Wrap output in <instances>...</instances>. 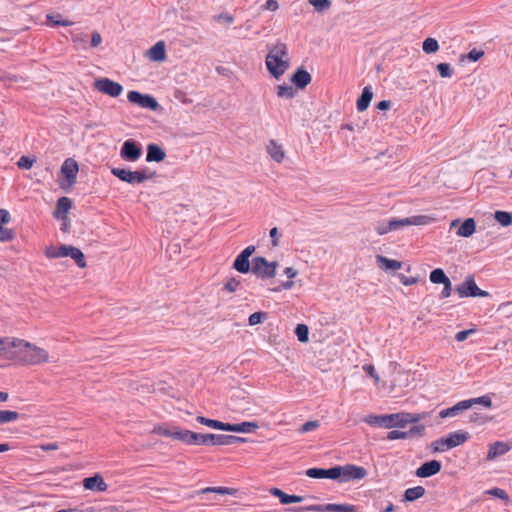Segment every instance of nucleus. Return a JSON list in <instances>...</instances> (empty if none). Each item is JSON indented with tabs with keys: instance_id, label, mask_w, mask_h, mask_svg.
Returning a JSON list of instances; mask_svg holds the SVG:
<instances>
[{
	"instance_id": "f257e3e1",
	"label": "nucleus",
	"mask_w": 512,
	"mask_h": 512,
	"mask_svg": "<svg viewBox=\"0 0 512 512\" xmlns=\"http://www.w3.org/2000/svg\"><path fill=\"white\" fill-rule=\"evenodd\" d=\"M6 360L19 365L37 366L50 362L49 352L27 340L10 337Z\"/></svg>"
},
{
	"instance_id": "f03ea898",
	"label": "nucleus",
	"mask_w": 512,
	"mask_h": 512,
	"mask_svg": "<svg viewBox=\"0 0 512 512\" xmlns=\"http://www.w3.org/2000/svg\"><path fill=\"white\" fill-rule=\"evenodd\" d=\"M426 413H408L398 412L393 414L385 415H374L370 414L364 418V422L369 425H378L385 428H404L410 423H418L422 419L426 418Z\"/></svg>"
},
{
	"instance_id": "7ed1b4c3",
	"label": "nucleus",
	"mask_w": 512,
	"mask_h": 512,
	"mask_svg": "<svg viewBox=\"0 0 512 512\" xmlns=\"http://www.w3.org/2000/svg\"><path fill=\"white\" fill-rule=\"evenodd\" d=\"M266 67L269 73L279 79L289 68V56L286 44L278 42L273 45L266 56Z\"/></svg>"
},
{
	"instance_id": "20e7f679",
	"label": "nucleus",
	"mask_w": 512,
	"mask_h": 512,
	"mask_svg": "<svg viewBox=\"0 0 512 512\" xmlns=\"http://www.w3.org/2000/svg\"><path fill=\"white\" fill-rule=\"evenodd\" d=\"M335 472L338 473V475H335V479H338L340 482L361 480L364 479L368 474L364 467L354 464L335 466Z\"/></svg>"
},
{
	"instance_id": "39448f33",
	"label": "nucleus",
	"mask_w": 512,
	"mask_h": 512,
	"mask_svg": "<svg viewBox=\"0 0 512 512\" xmlns=\"http://www.w3.org/2000/svg\"><path fill=\"white\" fill-rule=\"evenodd\" d=\"M111 173L121 181L129 184H140L150 178L144 170L131 171L124 168L114 167L111 169Z\"/></svg>"
},
{
	"instance_id": "423d86ee",
	"label": "nucleus",
	"mask_w": 512,
	"mask_h": 512,
	"mask_svg": "<svg viewBox=\"0 0 512 512\" xmlns=\"http://www.w3.org/2000/svg\"><path fill=\"white\" fill-rule=\"evenodd\" d=\"M434 221V218L429 215H415L403 219H391L388 223V229L391 231L398 230L404 226H422L430 224Z\"/></svg>"
},
{
	"instance_id": "0eeeda50",
	"label": "nucleus",
	"mask_w": 512,
	"mask_h": 512,
	"mask_svg": "<svg viewBox=\"0 0 512 512\" xmlns=\"http://www.w3.org/2000/svg\"><path fill=\"white\" fill-rule=\"evenodd\" d=\"M277 262H268L264 257L253 259L252 272L259 278H273L276 275Z\"/></svg>"
},
{
	"instance_id": "6e6552de",
	"label": "nucleus",
	"mask_w": 512,
	"mask_h": 512,
	"mask_svg": "<svg viewBox=\"0 0 512 512\" xmlns=\"http://www.w3.org/2000/svg\"><path fill=\"white\" fill-rule=\"evenodd\" d=\"M294 512H355L356 506L351 504H326V505H311L308 507H298L291 509Z\"/></svg>"
},
{
	"instance_id": "1a4fd4ad",
	"label": "nucleus",
	"mask_w": 512,
	"mask_h": 512,
	"mask_svg": "<svg viewBox=\"0 0 512 512\" xmlns=\"http://www.w3.org/2000/svg\"><path fill=\"white\" fill-rule=\"evenodd\" d=\"M456 291L458 292L461 298L489 296V293L487 291L481 290L476 285L475 280L472 276L467 277L460 285H458L456 287Z\"/></svg>"
},
{
	"instance_id": "9d476101",
	"label": "nucleus",
	"mask_w": 512,
	"mask_h": 512,
	"mask_svg": "<svg viewBox=\"0 0 512 512\" xmlns=\"http://www.w3.org/2000/svg\"><path fill=\"white\" fill-rule=\"evenodd\" d=\"M94 88L110 97H118L123 92V86L109 78H100L94 82Z\"/></svg>"
},
{
	"instance_id": "9b49d317",
	"label": "nucleus",
	"mask_w": 512,
	"mask_h": 512,
	"mask_svg": "<svg viewBox=\"0 0 512 512\" xmlns=\"http://www.w3.org/2000/svg\"><path fill=\"white\" fill-rule=\"evenodd\" d=\"M128 101L141 108L156 110L159 106L157 100L148 94H142L138 91H129L127 94Z\"/></svg>"
},
{
	"instance_id": "f8f14e48",
	"label": "nucleus",
	"mask_w": 512,
	"mask_h": 512,
	"mask_svg": "<svg viewBox=\"0 0 512 512\" xmlns=\"http://www.w3.org/2000/svg\"><path fill=\"white\" fill-rule=\"evenodd\" d=\"M57 258L62 257H71L75 263L80 268L86 267V261L85 256L83 252L78 249L77 247L71 246V245H61L57 248V253L55 254Z\"/></svg>"
},
{
	"instance_id": "ddd939ff",
	"label": "nucleus",
	"mask_w": 512,
	"mask_h": 512,
	"mask_svg": "<svg viewBox=\"0 0 512 512\" xmlns=\"http://www.w3.org/2000/svg\"><path fill=\"white\" fill-rule=\"evenodd\" d=\"M206 444L212 446H225L232 445L236 442H244L245 439L233 435H223V434H206Z\"/></svg>"
},
{
	"instance_id": "4468645a",
	"label": "nucleus",
	"mask_w": 512,
	"mask_h": 512,
	"mask_svg": "<svg viewBox=\"0 0 512 512\" xmlns=\"http://www.w3.org/2000/svg\"><path fill=\"white\" fill-rule=\"evenodd\" d=\"M142 150L134 140H126L121 148L120 155L126 161L134 162L140 158Z\"/></svg>"
},
{
	"instance_id": "2eb2a0df",
	"label": "nucleus",
	"mask_w": 512,
	"mask_h": 512,
	"mask_svg": "<svg viewBox=\"0 0 512 512\" xmlns=\"http://www.w3.org/2000/svg\"><path fill=\"white\" fill-rule=\"evenodd\" d=\"M78 170H79L78 164L72 158L66 159L61 166V172L66 177V179L70 185H73L76 183Z\"/></svg>"
},
{
	"instance_id": "dca6fc26",
	"label": "nucleus",
	"mask_w": 512,
	"mask_h": 512,
	"mask_svg": "<svg viewBox=\"0 0 512 512\" xmlns=\"http://www.w3.org/2000/svg\"><path fill=\"white\" fill-rule=\"evenodd\" d=\"M83 487L86 490L104 492L108 489L107 483L103 477L99 474H95L92 477H87L83 480Z\"/></svg>"
},
{
	"instance_id": "f3484780",
	"label": "nucleus",
	"mask_w": 512,
	"mask_h": 512,
	"mask_svg": "<svg viewBox=\"0 0 512 512\" xmlns=\"http://www.w3.org/2000/svg\"><path fill=\"white\" fill-rule=\"evenodd\" d=\"M441 463L437 460H431L423 463L417 470L416 475L420 478H427L440 472Z\"/></svg>"
},
{
	"instance_id": "a211bd4d",
	"label": "nucleus",
	"mask_w": 512,
	"mask_h": 512,
	"mask_svg": "<svg viewBox=\"0 0 512 512\" xmlns=\"http://www.w3.org/2000/svg\"><path fill=\"white\" fill-rule=\"evenodd\" d=\"M424 430V425L414 426L409 431L392 430L388 432L387 439L391 441L397 439H406L413 435H422Z\"/></svg>"
},
{
	"instance_id": "6ab92c4d",
	"label": "nucleus",
	"mask_w": 512,
	"mask_h": 512,
	"mask_svg": "<svg viewBox=\"0 0 512 512\" xmlns=\"http://www.w3.org/2000/svg\"><path fill=\"white\" fill-rule=\"evenodd\" d=\"M511 449V446L503 441H496L489 445V450L487 453V460L491 461L495 458L506 454Z\"/></svg>"
},
{
	"instance_id": "aec40b11",
	"label": "nucleus",
	"mask_w": 512,
	"mask_h": 512,
	"mask_svg": "<svg viewBox=\"0 0 512 512\" xmlns=\"http://www.w3.org/2000/svg\"><path fill=\"white\" fill-rule=\"evenodd\" d=\"M471 408V403L469 401L463 400L458 403H456L454 406L442 409L439 412L440 418H448V417H455L462 413L463 411Z\"/></svg>"
},
{
	"instance_id": "412c9836",
	"label": "nucleus",
	"mask_w": 512,
	"mask_h": 512,
	"mask_svg": "<svg viewBox=\"0 0 512 512\" xmlns=\"http://www.w3.org/2000/svg\"><path fill=\"white\" fill-rule=\"evenodd\" d=\"M469 439V433L466 431H456L449 433L445 437L446 447L452 449L454 447L460 446L465 443Z\"/></svg>"
},
{
	"instance_id": "4be33fe9",
	"label": "nucleus",
	"mask_w": 512,
	"mask_h": 512,
	"mask_svg": "<svg viewBox=\"0 0 512 512\" xmlns=\"http://www.w3.org/2000/svg\"><path fill=\"white\" fill-rule=\"evenodd\" d=\"M147 56L150 60L163 62L166 59V49L164 41H158L148 51Z\"/></svg>"
},
{
	"instance_id": "5701e85b",
	"label": "nucleus",
	"mask_w": 512,
	"mask_h": 512,
	"mask_svg": "<svg viewBox=\"0 0 512 512\" xmlns=\"http://www.w3.org/2000/svg\"><path fill=\"white\" fill-rule=\"evenodd\" d=\"M269 492L271 495L278 497L281 504L299 503L303 501L302 496L286 494L281 489L276 487L271 488Z\"/></svg>"
},
{
	"instance_id": "b1692460",
	"label": "nucleus",
	"mask_w": 512,
	"mask_h": 512,
	"mask_svg": "<svg viewBox=\"0 0 512 512\" xmlns=\"http://www.w3.org/2000/svg\"><path fill=\"white\" fill-rule=\"evenodd\" d=\"M306 475L310 478L315 479H335V475H338V473L335 472V467H332L330 469L310 468L306 471Z\"/></svg>"
},
{
	"instance_id": "393cba45",
	"label": "nucleus",
	"mask_w": 512,
	"mask_h": 512,
	"mask_svg": "<svg viewBox=\"0 0 512 512\" xmlns=\"http://www.w3.org/2000/svg\"><path fill=\"white\" fill-rule=\"evenodd\" d=\"M166 153L165 151L160 148L156 144H149L147 146V155H146V161L147 162H161L165 159Z\"/></svg>"
},
{
	"instance_id": "a878e982",
	"label": "nucleus",
	"mask_w": 512,
	"mask_h": 512,
	"mask_svg": "<svg viewBox=\"0 0 512 512\" xmlns=\"http://www.w3.org/2000/svg\"><path fill=\"white\" fill-rule=\"evenodd\" d=\"M267 152L270 157L277 163H281L285 158V152L280 144L275 140H270L267 145Z\"/></svg>"
},
{
	"instance_id": "bb28decb",
	"label": "nucleus",
	"mask_w": 512,
	"mask_h": 512,
	"mask_svg": "<svg viewBox=\"0 0 512 512\" xmlns=\"http://www.w3.org/2000/svg\"><path fill=\"white\" fill-rule=\"evenodd\" d=\"M291 80L298 88L303 89L311 82V75L304 69H298Z\"/></svg>"
},
{
	"instance_id": "cd10ccee",
	"label": "nucleus",
	"mask_w": 512,
	"mask_h": 512,
	"mask_svg": "<svg viewBox=\"0 0 512 512\" xmlns=\"http://www.w3.org/2000/svg\"><path fill=\"white\" fill-rule=\"evenodd\" d=\"M373 93L371 87L367 86L363 89L361 96L357 100L356 107L359 112L365 111L372 100Z\"/></svg>"
},
{
	"instance_id": "c85d7f7f",
	"label": "nucleus",
	"mask_w": 512,
	"mask_h": 512,
	"mask_svg": "<svg viewBox=\"0 0 512 512\" xmlns=\"http://www.w3.org/2000/svg\"><path fill=\"white\" fill-rule=\"evenodd\" d=\"M72 207V202L68 197H61L57 201L55 217L56 218H65L68 214L69 210Z\"/></svg>"
},
{
	"instance_id": "c756f323",
	"label": "nucleus",
	"mask_w": 512,
	"mask_h": 512,
	"mask_svg": "<svg viewBox=\"0 0 512 512\" xmlns=\"http://www.w3.org/2000/svg\"><path fill=\"white\" fill-rule=\"evenodd\" d=\"M476 231V222L473 218H467L457 231V235L461 237H470Z\"/></svg>"
},
{
	"instance_id": "7c9ffc66",
	"label": "nucleus",
	"mask_w": 512,
	"mask_h": 512,
	"mask_svg": "<svg viewBox=\"0 0 512 512\" xmlns=\"http://www.w3.org/2000/svg\"><path fill=\"white\" fill-rule=\"evenodd\" d=\"M376 261L378 264H380V267L384 270H398L402 267V262L389 259L382 255L376 256Z\"/></svg>"
},
{
	"instance_id": "2f4dec72",
	"label": "nucleus",
	"mask_w": 512,
	"mask_h": 512,
	"mask_svg": "<svg viewBox=\"0 0 512 512\" xmlns=\"http://www.w3.org/2000/svg\"><path fill=\"white\" fill-rule=\"evenodd\" d=\"M258 428L257 423L255 422H242L239 424H230L228 425L229 432H238V433H249Z\"/></svg>"
},
{
	"instance_id": "473e14b6",
	"label": "nucleus",
	"mask_w": 512,
	"mask_h": 512,
	"mask_svg": "<svg viewBox=\"0 0 512 512\" xmlns=\"http://www.w3.org/2000/svg\"><path fill=\"white\" fill-rule=\"evenodd\" d=\"M238 492L235 488L230 487H205L199 491L200 494H207V493H216L219 495H230L234 496Z\"/></svg>"
},
{
	"instance_id": "72a5a7b5",
	"label": "nucleus",
	"mask_w": 512,
	"mask_h": 512,
	"mask_svg": "<svg viewBox=\"0 0 512 512\" xmlns=\"http://www.w3.org/2000/svg\"><path fill=\"white\" fill-rule=\"evenodd\" d=\"M424 494H425L424 487L415 486V487L408 488L405 490L404 499H405V501L412 502V501H415V500L421 498L422 496H424Z\"/></svg>"
},
{
	"instance_id": "f704fd0d",
	"label": "nucleus",
	"mask_w": 512,
	"mask_h": 512,
	"mask_svg": "<svg viewBox=\"0 0 512 512\" xmlns=\"http://www.w3.org/2000/svg\"><path fill=\"white\" fill-rule=\"evenodd\" d=\"M233 267L240 273H247L250 270L249 259L239 254L233 263Z\"/></svg>"
},
{
	"instance_id": "c9c22d12",
	"label": "nucleus",
	"mask_w": 512,
	"mask_h": 512,
	"mask_svg": "<svg viewBox=\"0 0 512 512\" xmlns=\"http://www.w3.org/2000/svg\"><path fill=\"white\" fill-rule=\"evenodd\" d=\"M430 281L435 284H444L450 279L446 276L441 268H436L430 273Z\"/></svg>"
},
{
	"instance_id": "e433bc0d",
	"label": "nucleus",
	"mask_w": 512,
	"mask_h": 512,
	"mask_svg": "<svg viewBox=\"0 0 512 512\" xmlns=\"http://www.w3.org/2000/svg\"><path fill=\"white\" fill-rule=\"evenodd\" d=\"M422 49L427 54L435 53L439 49V44L436 39L429 37L424 40Z\"/></svg>"
},
{
	"instance_id": "4c0bfd02",
	"label": "nucleus",
	"mask_w": 512,
	"mask_h": 512,
	"mask_svg": "<svg viewBox=\"0 0 512 512\" xmlns=\"http://www.w3.org/2000/svg\"><path fill=\"white\" fill-rule=\"evenodd\" d=\"M295 334L300 342L306 343L309 340L308 326L305 324H298L295 328Z\"/></svg>"
},
{
	"instance_id": "58836bf2",
	"label": "nucleus",
	"mask_w": 512,
	"mask_h": 512,
	"mask_svg": "<svg viewBox=\"0 0 512 512\" xmlns=\"http://www.w3.org/2000/svg\"><path fill=\"white\" fill-rule=\"evenodd\" d=\"M19 413L10 410H0V424L9 423L17 420Z\"/></svg>"
},
{
	"instance_id": "ea45409f",
	"label": "nucleus",
	"mask_w": 512,
	"mask_h": 512,
	"mask_svg": "<svg viewBox=\"0 0 512 512\" xmlns=\"http://www.w3.org/2000/svg\"><path fill=\"white\" fill-rule=\"evenodd\" d=\"M494 218L504 227L509 226L512 223L511 215L505 211H496Z\"/></svg>"
},
{
	"instance_id": "a19ab883",
	"label": "nucleus",
	"mask_w": 512,
	"mask_h": 512,
	"mask_svg": "<svg viewBox=\"0 0 512 512\" xmlns=\"http://www.w3.org/2000/svg\"><path fill=\"white\" fill-rule=\"evenodd\" d=\"M466 401H469L471 403V407L476 404L482 405L486 408H491L492 406V400L488 395L467 399Z\"/></svg>"
},
{
	"instance_id": "79ce46f5",
	"label": "nucleus",
	"mask_w": 512,
	"mask_h": 512,
	"mask_svg": "<svg viewBox=\"0 0 512 512\" xmlns=\"http://www.w3.org/2000/svg\"><path fill=\"white\" fill-rule=\"evenodd\" d=\"M192 432L190 430L175 429V440H180L186 444H191Z\"/></svg>"
},
{
	"instance_id": "37998d69",
	"label": "nucleus",
	"mask_w": 512,
	"mask_h": 512,
	"mask_svg": "<svg viewBox=\"0 0 512 512\" xmlns=\"http://www.w3.org/2000/svg\"><path fill=\"white\" fill-rule=\"evenodd\" d=\"M485 493L488 494V495H491L493 497L499 498V499L503 500L506 503L509 502V496H508L507 492L504 489L496 487V488H492V489L487 490Z\"/></svg>"
},
{
	"instance_id": "c03bdc74",
	"label": "nucleus",
	"mask_w": 512,
	"mask_h": 512,
	"mask_svg": "<svg viewBox=\"0 0 512 512\" xmlns=\"http://www.w3.org/2000/svg\"><path fill=\"white\" fill-rule=\"evenodd\" d=\"M309 3L315 8L318 12H323L331 7L330 0H309Z\"/></svg>"
},
{
	"instance_id": "a18cd8bd",
	"label": "nucleus",
	"mask_w": 512,
	"mask_h": 512,
	"mask_svg": "<svg viewBox=\"0 0 512 512\" xmlns=\"http://www.w3.org/2000/svg\"><path fill=\"white\" fill-rule=\"evenodd\" d=\"M295 94L293 87L288 85H279L277 87V95L281 98H292Z\"/></svg>"
},
{
	"instance_id": "49530a36",
	"label": "nucleus",
	"mask_w": 512,
	"mask_h": 512,
	"mask_svg": "<svg viewBox=\"0 0 512 512\" xmlns=\"http://www.w3.org/2000/svg\"><path fill=\"white\" fill-rule=\"evenodd\" d=\"M153 433L155 434H158V435H162V436H166V437H170L172 439H175V429L174 430H170L168 429L167 427L163 426V425H156L154 426L153 428Z\"/></svg>"
},
{
	"instance_id": "de8ad7c7",
	"label": "nucleus",
	"mask_w": 512,
	"mask_h": 512,
	"mask_svg": "<svg viewBox=\"0 0 512 512\" xmlns=\"http://www.w3.org/2000/svg\"><path fill=\"white\" fill-rule=\"evenodd\" d=\"M10 336H0V359L6 360Z\"/></svg>"
},
{
	"instance_id": "09e8293b",
	"label": "nucleus",
	"mask_w": 512,
	"mask_h": 512,
	"mask_svg": "<svg viewBox=\"0 0 512 512\" xmlns=\"http://www.w3.org/2000/svg\"><path fill=\"white\" fill-rule=\"evenodd\" d=\"M437 70L441 77L450 78L453 75V69L448 63H440L437 65Z\"/></svg>"
},
{
	"instance_id": "8fccbe9b",
	"label": "nucleus",
	"mask_w": 512,
	"mask_h": 512,
	"mask_svg": "<svg viewBox=\"0 0 512 512\" xmlns=\"http://www.w3.org/2000/svg\"><path fill=\"white\" fill-rule=\"evenodd\" d=\"M491 420H492V417H489L487 415L477 413V412L470 415V422L477 423L480 425H483Z\"/></svg>"
},
{
	"instance_id": "3c124183",
	"label": "nucleus",
	"mask_w": 512,
	"mask_h": 512,
	"mask_svg": "<svg viewBox=\"0 0 512 512\" xmlns=\"http://www.w3.org/2000/svg\"><path fill=\"white\" fill-rule=\"evenodd\" d=\"M266 317H267V313H265V312L252 313L248 319L249 325L250 326L257 325V324L261 323Z\"/></svg>"
},
{
	"instance_id": "603ef678",
	"label": "nucleus",
	"mask_w": 512,
	"mask_h": 512,
	"mask_svg": "<svg viewBox=\"0 0 512 512\" xmlns=\"http://www.w3.org/2000/svg\"><path fill=\"white\" fill-rule=\"evenodd\" d=\"M46 19H47V23L52 26H70L73 24V22H71L69 20L56 19V17L54 15H50V14H48L46 16Z\"/></svg>"
},
{
	"instance_id": "864d4df0",
	"label": "nucleus",
	"mask_w": 512,
	"mask_h": 512,
	"mask_svg": "<svg viewBox=\"0 0 512 512\" xmlns=\"http://www.w3.org/2000/svg\"><path fill=\"white\" fill-rule=\"evenodd\" d=\"M432 448L434 452H445L449 450L446 447L445 437H441L432 442Z\"/></svg>"
},
{
	"instance_id": "5fc2aeb1",
	"label": "nucleus",
	"mask_w": 512,
	"mask_h": 512,
	"mask_svg": "<svg viewBox=\"0 0 512 512\" xmlns=\"http://www.w3.org/2000/svg\"><path fill=\"white\" fill-rule=\"evenodd\" d=\"M15 237V233L12 229L7 228H0V241L1 242H8L12 241Z\"/></svg>"
},
{
	"instance_id": "6e6d98bb",
	"label": "nucleus",
	"mask_w": 512,
	"mask_h": 512,
	"mask_svg": "<svg viewBox=\"0 0 512 512\" xmlns=\"http://www.w3.org/2000/svg\"><path fill=\"white\" fill-rule=\"evenodd\" d=\"M229 423H225L219 420L209 419L207 422V426L213 429L228 431Z\"/></svg>"
},
{
	"instance_id": "4d7b16f0",
	"label": "nucleus",
	"mask_w": 512,
	"mask_h": 512,
	"mask_svg": "<svg viewBox=\"0 0 512 512\" xmlns=\"http://www.w3.org/2000/svg\"><path fill=\"white\" fill-rule=\"evenodd\" d=\"M206 434H200L196 432H192L191 444L194 445H205L206 444Z\"/></svg>"
},
{
	"instance_id": "13d9d810",
	"label": "nucleus",
	"mask_w": 512,
	"mask_h": 512,
	"mask_svg": "<svg viewBox=\"0 0 512 512\" xmlns=\"http://www.w3.org/2000/svg\"><path fill=\"white\" fill-rule=\"evenodd\" d=\"M398 278L404 286H411V285L418 283V281H419L418 277H407L401 273L398 274Z\"/></svg>"
},
{
	"instance_id": "bf43d9fd",
	"label": "nucleus",
	"mask_w": 512,
	"mask_h": 512,
	"mask_svg": "<svg viewBox=\"0 0 512 512\" xmlns=\"http://www.w3.org/2000/svg\"><path fill=\"white\" fill-rule=\"evenodd\" d=\"M319 427V422L318 421H308L306 423H304L301 428H300V431L302 433H306V432H309V431H312V430H315Z\"/></svg>"
},
{
	"instance_id": "052dcab7",
	"label": "nucleus",
	"mask_w": 512,
	"mask_h": 512,
	"mask_svg": "<svg viewBox=\"0 0 512 512\" xmlns=\"http://www.w3.org/2000/svg\"><path fill=\"white\" fill-rule=\"evenodd\" d=\"M363 370L368 373L375 381V383H379L380 378L377 372L375 371V368L371 364H367L363 366Z\"/></svg>"
},
{
	"instance_id": "680f3d73",
	"label": "nucleus",
	"mask_w": 512,
	"mask_h": 512,
	"mask_svg": "<svg viewBox=\"0 0 512 512\" xmlns=\"http://www.w3.org/2000/svg\"><path fill=\"white\" fill-rule=\"evenodd\" d=\"M475 332V329L462 330L455 334V340L458 342H462L467 339V337Z\"/></svg>"
},
{
	"instance_id": "e2e57ef3",
	"label": "nucleus",
	"mask_w": 512,
	"mask_h": 512,
	"mask_svg": "<svg viewBox=\"0 0 512 512\" xmlns=\"http://www.w3.org/2000/svg\"><path fill=\"white\" fill-rule=\"evenodd\" d=\"M484 55V51L478 49H472L468 54L467 58L470 61L476 62Z\"/></svg>"
},
{
	"instance_id": "0e129e2a",
	"label": "nucleus",
	"mask_w": 512,
	"mask_h": 512,
	"mask_svg": "<svg viewBox=\"0 0 512 512\" xmlns=\"http://www.w3.org/2000/svg\"><path fill=\"white\" fill-rule=\"evenodd\" d=\"M33 160L26 156H22L18 161V167L23 169H30L33 165Z\"/></svg>"
},
{
	"instance_id": "69168bd1",
	"label": "nucleus",
	"mask_w": 512,
	"mask_h": 512,
	"mask_svg": "<svg viewBox=\"0 0 512 512\" xmlns=\"http://www.w3.org/2000/svg\"><path fill=\"white\" fill-rule=\"evenodd\" d=\"M270 237H271V242H272V245L274 247H277L279 245V237H280V233H279V230L278 228L274 227L270 230Z\"/></svg>"
},
{
	"instance_id": "338daca9",
	"label": "nucleus",
	"mask_w": 512,
	"mask_h": 512,
	"mask_svg": "<svg viewBox=\"0 0 512 512\" xmlns=\"http://www.w3.org/2000/svg\"><path fill=\"white\" fill-rule=\"evenodd\" d=\"M375 231L379 235H385V234L391 232V230L388 229V223H385V222L378 223V225L375 227Z\"/></svg>"
},
{
	"instance_id": "774afa93",
	"label": "nucleus",
	"mask_w": 512,
	"mask_h": 512,
	"mask_svg": "<svg viewBox=\"0 0 512 512\" xmlns=\"http://www.w3.org/2000/svg\"><path fill=\"white\" fill-rule=\"evenodd\" d=\"M239 285V282L235 279H230L225 285L224 289L228 292H234Z\"/></svg>"
}]
</instances>
